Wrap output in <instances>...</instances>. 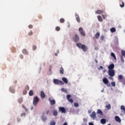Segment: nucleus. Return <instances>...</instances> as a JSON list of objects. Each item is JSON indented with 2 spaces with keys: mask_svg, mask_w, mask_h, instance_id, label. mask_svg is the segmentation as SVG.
Listing matches in <instances>:
<instances>
[{
  "mask_svg": "<svg viewBox=\"0 0 125 125\" xmlns=\"http://www.w3.org/2000/svg\"><path fill=\"white\" fill-rule=\"evenodd\" d=\"M111 56H112V57H113L115 60H117V58L116 57V55H115V54L114 53H111Z\"/></svg>",
  "mask_w": 125,
  "mask_h": 125,
  "instance_id": "obj_30",
  "label": "nucleus"
},
{
  "mask_svg": "<svg viewBox=\"0 0 125 125\" xmlns=\"http://www.w3.org/2000/svg\"><path fill=\"white\" fill-rule=\"evenodd\" d=\"M74 106L75 107H78L79 106V104L77 103H75L74 104Z\"/></svg>",
  "mask_w": 125,
  "mask_h": 125,
  "instance_id": "obj_47",
  "label": "nucleus"
},
{
  "mask_svg": "<svg viewBox=\"0 0 125 125\" xmlns=\"http://www.w3.org/2000/svg\"><path fill=\"white\" fill-rule=\"evenodd\" d=\"M102 16L103 19H104V20L105 19V18H106V16H105V15H102Z\"/></svg>",
  "mask_w": 125,
  "mask_h": 125,
  "instance_id": "obj_50",
  "label": "nucleus"
},
{
  "mask_svg": "<svg viewBox=\"0 0 125 125\" xmlns=\"http://www.w3.org/2000/svg\"><path fill=\"white\" fill-rule=\"evenodd\" d=\"M46 114V115H48L49 114V110H47Z\"/></svg>",
  "mask_w": 125,
  "mask_h": 125,
  "instance_id": "obj_54",
  "label": "nucleus"
},
{
  "mask_svg": "<svg viewBox=\"0 0 125 125\" xmlns=\"http://www.w3.org/2000/svg\"><path fill=\"white\" fill-rule=\"evenodd\" d=\"M101 41H104V36H101Z\"/></svg>",
  "mask_w": 125,
  "mask_h": 125,
  "instance_id": "obj_51",
  "label": "nucleus"
},
{
  "mask_svg": "<svg viewBox=\"0 0 125 125\" xmlns=\"http://www.w3.org/2000/svg\"><path fill=\"white\" fill-rule=\"evenodd\" d=\"M95 62L96 63H98V61H97V60H95Z\"/></svg>",
  "mask_w": 125,
  "mask_h": 125,
  "instance_id": "obj_60",
  "label": "nucleus"
},
{
  "mask_svg": "<svg viewBox=\"0 0 125 125\" xmlns=\"http://www.w3.org/2000/svg\"><path fill=\"white\" fill-rule=\"evenodd\" d=\"M95 37L96 39L98 40V39H99V37H100V33L99 32H97L95 35Z\"/></svg>",
  "mask_w": 125,
  "mask_h": 125,
  "instance_id": "obj_21",
  "label": "nucleus"
},
{
  "mask_svg": "<svg viewBox=\"0 0 125 125\" xmlns=\"http://www.w3.org/2000/svg\"><path fill=\"white\" fill-rule=\"evenodd\" d=\"M103 82L105 84H107V83H109V80L107 79V78H104L103 79Z\"/></svg>",
  "mask_w": 125,
  "mask_h": 125,
  "instance_id": "obj_15",
  "label": "nucleus"
},
{
  "mask_svg": "<svg viewBox=\"0 0 125 125\" xmlns=\"http://www.w3.org/2000/svg\"><path fill=\"white\" fill-rule=\"evenodd\" d=\"M97 18H98V20L100 22H103V19H102V17H101V16H98Z\"/></svg>",
  "mask_w": 125,
  "mask_h": 125,
  "instance_id": "obj_19",
  "label": "nucleus"
},
{
  "mask_svg": "<svg viewBox=\"0 0 125 125\" xmlns=\"http://www.w3.org/2000/svg\"><path fill=\"white\" fill-rule=\"evenodd\" d=\"M72 39L74 42H79V41H80V38L79 37V35L77 34H75L73 36Z\"/></svg>",
  "mask_w": 125,
  "mask_h": 125,
  "instance_id": "obj_4",
  "label": "nucleus"
},
{
  "mask_svg": "<svg viewBox=\"0 0 125 125\" xmlns=\"http://www.w3.org/2000/svg\"><path fill=\"white\" fill-rule=\"evenodd\" d=\"M120 60L122 63H124L125 62V60H124V57H123V56H120Z\"/></svg>",
  "mask_w": 125,
  "mask_h": 125,
  "instance_id": "obj_33",
  "label": "nucleus"
},
{
  "mask_svg": "<svg viewBox=\"0 0 125 125\" xmlns=\"http://www.w3.org/2000/svg\"><path fill=\"white\" fill-rule=\"evenodd\" d=\"M53 114L54 115V116H57L58 115V112L56 111H54L53 112Z\"/></svg>",
  "mask_w": 125,
  "mask_h": 125,
  "instance_id": "obj_34",
  "label": "nucleus"
},
{
  "mask_svg": "<svg viewBox=\"0 0 125 125\" xmlns=\"http://www.w3.org/2000/svg\"><path fill=\"white\" fill-rule=\"evenodd\" d=\"M25 88H26V89H27V90H29V86H26Z\"/></svg>",
  "mask_w": 125,
  "mask_h": 125,
  "instance_id": "obj_52",
  "label": "nucleus"
},
{
  "mask_svg": "<svg viewBox=\"0 0 125 125\" xmlns=\"http://www.w3.org/2000/svg\"><path fill=\"white\" fill-rule=\"evenodd\" d=\"M106 108H107L108 110H110V109H111V104H108V105H106Z\"/></svg>",
  "mask_w": 125,
  "mask_h": 125,
  "instance_id": "obj_38",
  "label": "nucleus"
},
{
  "mask_svg": "<svg viewBox=\"0 0 125 125\" xmlns=\"http://www.w3.org/2000/svg\"><path fill=\"white\" fill-rule=\"evenodd\" d=\"M109 79H110V80H113V77H111H111H109Z\"/></svg>",
  "mask_w": 125,
  "mask_h": 125,
  "instance_id": "obj_57",
  "label": "nucleus"
},
{
  "mask_svg": "<svg viewBox=\"0 0 125 125\" xmlns=\"http://www.w3.org/2000/svg\"><path fill=\"white\" fill-rule=\"evenodd\" d=\"M108 125H111V124H108Z\"/></svg>",
  "mask_w": 125,
  "mask_h": 125,
  "instance_id": "obj_64",
  "label": "nucleus"
},
{
  "mask_svg": "<svg viewBox=\"0 0 125 125\" xmlns=\"http://www.w3.org/2000/svg\"><path fill=\"white\" fill-rule=\"evenodd\" d=\"M90 117L93 120H95L96 118V113L95 111H93L92 114L90 115Z\"/></svg>",
  "mask_w": 125,
  "mask_h": 125,
  "instance_id": "obj_10",
  "label": "nucleus"
},
{
  "mask_svg": "<svg viewBox=\"0 0 125 125\" xmlns=\"http://www.w3.org/2000/svg\"><path fill=\"white\" fill-rule=\"evenodd\" d=\"M59 112H61V113H66V109L63 107H59Z\"/></svg>",
  "mask_w": 125,
  "mask_h": 125,
  "instance_id": "obj_8",
  "label": "nucleus"
},
{
  "mask_svg": "<svg viewBox=\"0 0 125 125\" xmlns=\"http://www.w3.org/2000/svg\"><path fill=\"white\" fill-rule=\"evenodd\" d=\"M77 46H78V47H79V48H81L82 50L84 51V52L87 51V50H88L87 46L84 44H82V43H77Z\"/></svg>",
  "mask_w": 125,
  "mask_h": 125,
  "instance_id": "obj_1",
  "label": "nucleus"
},
{
  "mask_svg": "<svg viewBox=\"0 0 125 125\" xmlns=\"http://www.w3.org/2000/svg\"><path fill=\"white\" fill-rule=\"evenodd\" d=\"M66 98L68 102H70V103H73V102H74V101L71 98V95H67Z\"/></svg>",
  "mask_w": 125,
  "mask_h": 125,
  "instance_id": "obj_7",
  "label": "nucleus"
},
{
  "mask_svg": "<svg viewBox=\"0 0 125 125\" xmlns=\"http://www.w3.org/2000/svg\"><path fill=\"white\" fill-rule=\"evenodd\" d=\"M111 56H112V57H113L115 60H117V58L116 57V55H115V54L114 53H111Z\"/></svg>",
  "mask_w": 125,
  "mask_h": 125,
  "instance_id": "obj_31",
  "label": "nucleus"
},
{
  "mask_svg": "<svg viewBox=\"0 0 125 125\" xmlns=\"http://www.w3.org/2000/svg\"><path fill=\"white\" fill-rule=\"evenodd\" d=\"M122 79H123V75H119L118 80L119 81H121V80H122Z\"/></svg>",
  "mask_w": 125,
  "mask_h": 125,
  "instance_id": "obj_42",
  "label": "nucleus"
},
{
  "mask_svg": "<svg viewBox=\"0 0 125 125\" xmlns=\"http://www.w3.org/2000/svg\"><path fill=\"white\" fill-rule=\"evenodd\" d=\"M120 7H124L125 6V3L122 0H120Z\"/></svg>",
  "mask_w": 125,
  "mask_h": 125,
  "instance_id": "obj_18",
  "label": "nucleus"
},
{
  "mask_svg": "<svg viewBox=\"0 0 125 125\" xmlns=\"http://www.w3.org/2000/svg\"><path fill=\"white\" fill-rule=\"evenodd\" d=\"M97 114H99V115H101V116H102V115H103V112H102V111L100 109H98L97 110Z\"/></svg>",
  "mask_w": 125,
  "mask_h": 125,
  "instance_id": "obj_23",
  "label": "nucleus"
},
{
  "mask_svg": "<svg viewBox=\"0 0 125 125\" xmlns=\"http://www.w3.org/2000/svg\"><path fill=\"white\" fill-rule=\"evenodd\" d=\"M99 69H101L102 70V69H103V66H100V68Z\"/></svg>",
  "mask_w": 125,
  "mask_h": 125,
  "instance_id": "obj_58",
  "label": "nucleus"
},
{
  "mask_svg": "<svg viewBox=\"0 0 125 125\" xmlns=\"http://www.w3.org/2000/svg\"><path fill=\"white\" fill-rule=\"evenodd\" d=\"M121 110H123L124 113H125V105H121Z\"/></svg>",
  "mask_w": 125,
  "mask_h": 125,
  "instance_id": "obj_36",
  "label": "nucleus"
},
{
  "mask_svg": "<svg viewBox=\"0 0 125 125\" xmlns=\"http://www.w3.org/2000/svg\"><path fill=\"white\" fill-rule=\"evenodd\" d=\"M28 35H29V36H32V35H33V31H30L28 33Z\"/></svg>",
  "mask_w": 125,
  "mask_h": 125,
  "instance_id": "obj_46",
  "label": "nucleus"
},
{
  "mask_svg": "<svg viewBox=\"0 0 125 125\" xmlns=\"http://www.w3.org/2000/svg\"><path fill=\"white\" fill-rule=\"evenodd\" d=\"M96 14H102L104 13V10H98L95 12Z\"/></svg>",
  "mask_w": 125,
  "mask_h": 125,
  "instance_id": "obj_12",
  "label": "nucleus"
},
{
  "mask_svg": "<svg viewBox=\"0 0 125 125\" xmlns=\"http://www.w3.org/2000/svg\"><path fill=\"white\" fill-rule=\"evenodd\" d=\"M23 55H21L20 56V58H21V59H23Z\"/></svg>",
  "mask_w": 125,
  "mask_h": 125,
  "instance_id": "obj_55",
  "label": "nucleus"
},
{
  "mask_svg": "<svg viewBox=\"0 0 125 125\" xmlns=\"http://www.w3.org/2000/svg\"><path fill=\"white\" fill-rule=\"evenodd\" d=\"M101 124H102V125H105V124H106V119H101Z\"/></svg>",
  "mask_w": 125,
  "mask_h": 125,
  "instance_id": "obj_22",
  "label": "nucleus"
},
{
  "mask_svg": "<svg viewBox=\"0 0 125 125\" xmlns=\"http://www.w3.org/2000/svg\"><path fill=\"white\" fill-rule=\"evenodd\" d=\"M7 125H10V124H8Z\"/></svg>",
  "mask_w": 125,
  "mask_h": 125,
  "instance_id": "obj_63",
  "label": "nucleus"
},
{
  "mask_svg": "<svg viewBox=\"0 0 125 125\" xmlns=\"http://www.w3.org/2000/svg\"><path fill=\"white\" fill-rule=\"evenodd\" d=\"M21 117H26V113H22V114L21 115Z\"/></svg>",
  "mask_w": 125,
  "mask_h": 125,
  "instance_id": "obj_45",
  "label": "nucleus"
},
{
  "mask_svg": "<svg viewBox=\"0 0 125 125\" xmlns=\"http://www.w3.org/2000/svg\"><path fill=\"white\" fill-rule=\"evenodd\" d=\"M60 22L61 23H64V22H65V20L63 18H62L60 20Z\"/></svg>",
  "mask_w": 125,
  "mask_h": 125,
  "instance_id": "obj_39",
  "label": "nucleus"
},
{
  "mask_svg": "<svg viewBox=\"0 0 125 125\" xmlns=\"http://www.w3.org/2000/svg\"><path fill=\"white\" fill-rule=\"evenodd\" d=\"M60 74H62V75H63L64 74V69H63V67H61L60 68Z\"/></svg>",
  "mask_w": 125,
  "mask_h": 125,
  "instance_id": "obj_24",
  "label": "nucleus"
},
{
  "mask_svg": "<svg viewBox=\"0 0 125 125\" xmlns=\"http://www.w3.org/2000/svg\"><path fill=\"white\" fill-rule=\"evenodd\" d=\"M36 49H37V46L34 45L33 47V50H36Z\"/></svg>",
  "mask_w": 125,
  "mask_h": 125,
  "instance_id": "obj_48",
  "label": "nucleus"
},
{
  "mask_svg": "<svg viewBox=\"0 0 125 125\" xmlns=\"http://www.w3.org/2000/svg\"><path fill=\"white\" fill-rule=\"evenodd\" d=\"M29 96H33L34 95V91L30 90L29 92Z\"/></svg>",
  "mask_w": 125,
  "mask_h": 125,
  "instance_id": "obj_25",
  "label": "nucleus"
},
{
  "mask_svg": "<svg viewBox=\"0 0 125 125\" xmlns=\"http://www.w3.org/2000/svg\"><path fill=\"white\" fill-rule=\"evenodd\" d=\"M21 107H22V108H23V109H24L25 112L28 111V109H27V107H26V106H25V105L24 104H22Z\"/></svg>",
  "mask_w": 125,
  "mask_h": 125,
  "instance_id": "obj_29",
  "label": "nucleus"
},
{
  "mask_svg": "<svg viewBox=\"0 0 125 125\" xmlns=\"http://www.w3.org/2000/svg\"><path fill=\"white\" fill-rule=\"evenodd\" d=\"M10 91L12 93H14L15 92V90L12 87H10Z\"/></svg>",
  "mask_w": 125,
  "mask_h": 125,
  "instance_id": "obj_32",
  "label": "nucleus"
},
{
  "mask_svg": "<svg viewBox=\"0 0 125 125\" xmlns=\"http://www.w3.org/2000/svg\"><path fill=\"white\" fill-rule=\"evenodd\" d=\"M18 102H19V103L21 104V103H22V102H23V100L21 98L19 99Z\"/></svg>",
  "mask_w": 125,
  "mask_h": 125,
  "instance_id": "obj_40",
  "label": "nucleus"
},
{
  "mask_svg": "<svg viewBox=\"0 0 125 125\" xmlns=\"http://www.w3.org/2000/svg\"><path fill=\"white\" fill-rule=\"evenodd\" d=\"M27 93V91H23V94H26Z\"/></svg>",
  "mask_w": 125,
  "mask_h": 125,
  "instance_id": "obj_56",
  "label": "nucleus"
},
{
  "mask_svg": "<svg viewBox=\"0 0 125 125\" xmlns=\"http://www.w3.org/2000/svg\"><path fill=\"white\" fill-rule=\"evenodd\" d=\"M49 102H50V105H55L56 103L55 100H51L50 98H49Z\"/></svg>",
  "mask_w": 125,
  "mask_h": 125,
  "instance_id": "obj_9",
  "label": "nucleus"
},
{
  "mask_svg": "<svg viewBox=\"0 0 125 125\" xmlns=\"http://www.w3.org/2000/svg\"><path fill=\"white\" fill-rule=\"evenodd\" d=\"M41 119L43 122H45L47 120V117L44 115H42L41 117Z\"/></svg>",
  "mask_w": 125,
  "mask_h": 125,
  "instance_id": "obj_16",
  "label": "nucleus"
},
{
  "mask_svg": "<svg viewBox=\"0 0 125 125\" xmlns=\"http://www.w3.org/2000/svg\"><path fill=\"white\" fill-rule=\"evenodd\" d=\"M62 81H63V82H64V83L66 84L68 83V79H67V78L63 77L62 78Z\"/></svg>",
  "mask_w": 125,
  "mask_h": 125,
  "instance_id": "obj_20",
  "label": "nucleus"
},
{
  "mask_svg": "<svg viewBox=\"0 0 125 125\" xmlns=\"http://www.w3.org/2000/svg\"><path fill=\"white\" fill-rule=\"evenodd\" d=\"M56 125V123H55V122L54 121H52L50 123V125Z\"/></svg>",
  "mask_w": 125,
  "mask_h": 125,
  "instance_id": "obj_44",
  "label": "nucleus"
},
{
  "mask_svg": "<svg viewBox=\"0 0 125 125\" xmlns=\"http://www.w3.org/2000/svg\"><path fill=\"white\" fill-rule=\"evenodd\" d=\"M54 83L55 84H61V85H63L64 84V82L62 81H60L58 79H54Z\"/></svg>",
  "mask_w": 125,
  "mask_h": 125,
  "instance_id": "obj_2",
  "label": "nucleus"
},
{
  "mask_svg": "<svg viewBox=\"0 0 125 125\" xmlns=\"http://www.w3.org/2000/svg\"><path fill=\"white\" fill-rule=\"evenodd\" d=\"M112 86H116V83L115 82H111Z\"/></svg>",
  "mask_w": 125,
  "mask_h": 125,
  "instance_id": "obj_41",
  "label": "nucleus"
},
{
  "mask_svg": "<svg viewBox=\"0 0 125 125\" xmlns=\"http://www.w3.org/2000/svg\"><path fill=\"white\" fill-rule=\"evenodd\" d=\"M41 98H44V97H45V94H44V92H43V91H41Z\"/></svg>",
  "mask_w": 125,
  "mask_h": 125,
  "instance_id": "obj_17",
  "label": "nucleus"
},
{
  "mask_svg": "<svg viewBox=\"0 0 125 125\" xmlns=\"http://www.w3.org/2000/svg\"><path fill=\"white\" fill-rule=\"evenodd\" d=\"M108 75L110 77H114L115 76V71L114 70H108Z\"/></svg>",
  "mask_w": 125,
  "mask_h": 125,
  "instance_id": "obj_6",
  "label": "nucleus"
},
{
  "mask_svg": "<svg viewBox=\"0 0 125 125\" xmlns=\"http://www.w3.org/2000/svg\"><path fill=\"white\" fill-rule=\"evenodd\" d=\"M22 53H23V54H25V55H27L28 54V51H27L26 49H24L22 50Z\"/></svg>",
  "mask_w": 125,
  "mask_h": 125,
  "instance_id": "obj_26",
  "label": "nucleus"
},
{
  "mask_svg": "<svg viewBox=\"0 0 125 125\" xmlns=\"http://www.w3.org/2000/svg\"><path fill=\"white\" fill-rule=\"evenodd\" d=\"M106 72V70H104V73H105Z\"/></svg>",
  "mask_w": 125,
  "mask_h": 125,
  "instance_id": "obj_61",
  "label": "nucleus"
},
{
  "mask_svg": "<svg viewBox=\"0 0 125 125\" xmlns=\"http://www.w3.org/2000/svg\"><path fill=\"white\" fill-rule=\"evenodd\" d=\"M17 121L19 123V122H21V119L18 118V119H17Z\"/></svg>",
  "mask_w": 125,
  "mask_h": 125,
  "instance_id": "obj_53",
  "label": "nucleus"
},
{
  "mask_svg": "<svg viewBox=\"0 0 125 125\" xmlns=\"http://www.w3.org/2000/svg\"><path fill=\"white\" fill-rule=\"evenodd\" d=\"M121 110H123L124 113H125V105H121Z\"/></svg>",
  "mask_w": 125,
  "mask_h": 125,
  "instance_id": "obj_37",
  "label": "nucleus"
},
{
  "mask_svg": "<svg viewBox=\"0 0 125 125\" xmlns=\"http://www.w3.org/2000/svg\"><path fill=\"white\" fill-rule=\"evenodd\" d=\"M121 110H123L124 113H125V105H121Z\"/></svg>",
  "mask_w": 125,
  "mask_h": 125,
  "instance_id": "obj_35",
  "label": "nucleus"
},
{
  "mask_svg": "<svg viewBox=\"0 0 125 125\" xmlns=\"http://www.w3.org/2000/svg\"><path fill=\"white\" fill-rule=\"evenodd\" d=\"M121 54H122V56H123L124 57H125V51L124 50H122L121 51Z\"/></svg>",
  "mask_w": 125,
  "mask_h": 125,
  "instance_id": "obj_28",
  "label": "nucleus"
},
{
  "mask_svg": "<svg viewBox=\"0 0 125 125\" xmlns=\"http://www.w3.org/2000/svg\"><path fill=\"white\" fill-rule=\"evenodd\" d=\"M39 101H40V99L38 97H34L33 98V105L34 106H37Z\"/></svg>",
  "mask_w": 125,
  "mask_h": 125,
  "instance_id": "obj_3",
  "label": "nucleus"
},
{
  "mask_svg": "<svg viewBox=\"0 0 125 125\" xmlns=\"http://www.w3.org/2000/svg\"><path fill=\"white\" fill-rule=\"evenodd\" d=\"M75 17H76V19L78 23H80V22H81V19H80V16H79V15L77 14H75Z\"/></svg>",
  "mask_w": 125,
  "mask_h": 125,
  "instance_id": "obj_11",
  "label": "nucleus"
},
{
  "mask_svg": "<svg viewBox=\"0 0 125 125\" xmlns=\"http://www.w3.org/2000/svg\"><path fill=\"white\" fill-rule=\"evenodd\" d=\"M108 68L109 70H113V69H114V68H115V65L114 64L112 63L108 66Z\"/></svg>",
  "mask_w": 125,
  "mask_h": 125,
  "instance_id": "obj_14",
  "label": "nucleus"
},
{
  "mask_svg": "<svg viewBox=\"0 0 125 125\" xmlns=\"http://www.w3.org/2000/svg\"><path fill=\"white\" fill-rule=\"evenodd\" d=\"M33 109H34V107L33 106L31 107V110H33Z\"/></svg>",
  "mask_w": 125,
  "mask_h": 125,
  "instance_id": "obj_59",
  "label": "nucleus"
},
{
  "mask_svg": "<svg viewBox=\"0 0 125 125\" xmlns=\"http://www.w3.org/2000/svg\"><path fill=\"white\" fill-rule=\"evenodd\" d=\"M115 119L116 122H118V123H121V122H122L121 118H120V117L118 116H115Z\"/></svg>",
  "mask_w": 125,
  "mask_h": 125,
  "instance_id": "obj_13",
  "label": "nucleus"
},
{
  "mask_svg": "<svg viewBox=\"0 0 125 125\" xmlns=\"http://www.w3.org/2000/svg\"><path fill=\"white\" fill-rule=\"evenodd\" d=\"M79 31L80 32V34L81 36H83V37H85V32H84V31H83V27H80L79 28Z\"/></svg>",
  "mask_w": 125,
  "mask_h": 125,
  "instance_id": "obj_5",
  "label": "nucleus"
},
{
  "mask_svg": "<svg viewBox=\"0 0 125 125\" xmlns=\"http://www.w3.org/2000/svg\"><path fill=\"white\" fill-rule=\"evenodd\" d=\"M56 56H57V54H55Z\"/></svg>",
  "mask_w": 125,
  "mask_h": 125,
  "instance_id": "obj_62",
  "label": "nucleus"
},
{
  "mask_svg": "<svg viewBox=\"0 0 125 125\" xmlns=\"http://www.w3.org/2000/svg\"><path fill=\"white\" fill-rule=\"evenodd\" d=\"M28 28H29V29H33V25L31 24L29 25Z\"/></svg>",
  "mask_w": 125,
  "mask_h": 125,
  "instance_id": "obj_49",
  "label": "nucleus"
},
{
  "mask_svg": "<svg viewBox=\"0 0 125 125\" xmlns=\"http://www.w3.org/2000/svg\"><path fill=\"white\" fill-rule=\"evenodd\" d=\"M110 30L111 33H115V32H116V28L112 27V28H110Z\"/></svg>",
  "mask_w": 125,
  "mask_h": 125,
  "instance_id": "obj_27",
  "label": "nucleus"
},
{
  "mask_svg": "<svg viewBox=\"0 0 125 125\" xmlns=\"http://www.w3.org/2000/svg\"><path fill=\"white\" fill-rule=\"evenodd\" d=\"M56 30L57 31H60V27L59 26H57L56 27Z\"/></svg>",
  "mask_w": 125,
  "mask_h": 125,
  "instance_id": "obj_43",
  "label": "nucleus"
}]
</instances>
